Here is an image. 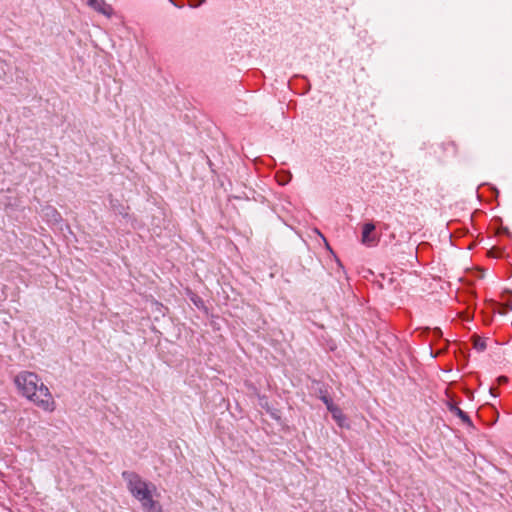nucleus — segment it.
I'll return each instance as SVG.
<instances>
[{
  "instance_id": "nucleus-1",
  "label": "nucleus",
  "mask_w": 512,
  "mask_h": 512,
  "mask_svg": "<svg viewBox=\"0 0 512 512\" xmlns=\"http://www.w3.org/2000/svg\"><path fill=\"white\" fill-rule=\"evenodd\" d=\"M14 382L21 394L39 408L47 412L54 411L55 402L52 394L37 374L22 371L15 377Z\"/></svg>"
},
{
  "instance_id": "nucleus-2",
  "label": "nucleus",
  "mask_w": 512,
  "mask_h": 512,
  "mask_svg": "<svg viewBox=\"0 0 512 512\" xmlns=\"http://www.w3.org/2000/svg\"><path fill=\"white\" fill-rule=\"evenodd\" d=\"M122 477L127 483V489L140 503L145 512H162L158 501L153 499L156 487L153 483L143 480L140 475L131 471L122 472Z\"/></svg>"
},
{
  "instance_id": "nucleus-3",
  "label": "nucleus",
  "mask_w": 512,
  "mask_h": 512,
  "mask_svg": "<svg viewBox=\"0 0 512 512\" xmlns=\"http://www.w3.org/2000/svg\"><path fill=\"white\" fill-rule=\"evenodd\" d=\"M375 225L372 222L365 223L362 227V234H361V243L365 245L366 247H375L378 242L379 238L377 237L375 233Z\"/></svg>"
},
{
  "instance_id": "nucleus-4",
  "label": "nucleus",
  "mask_w": 512,
  "mask_h": 512,
  "mask_svg": "<svg viewBox=\"0 0 512 512\" xmlns=\"http://www.w3.org/2000/svg\"><path fill=\"white\" fill-rule=\"evenodd\" d=\"M88 6L107 17L111 16L113 12L111 5L104 0H88Z\"/></svg>"
},
{
  "instance_id": "nucleus-5",
  "label": "nucleus",
  "mask_w": 512,
  "mask_h": 512,
  "mask_svg": "<svg viewBox=\"0 0 512 512\" xmlns=\"http://www.w3.org/2000/svg\"><path fill=\"white\" fill-rule=\"evenodd\" d=\"M43 214L47 221L53 224H58L62 221L61 214L52 206H46L43 209Z\"/></svg>"
},
{
  "instance_id": "nucleus-6",
  "label": "nucleus",
  "mask_w": 512,
  "mask_h": 512,
  "mask_svg": "<svg viewBox=\"0 0 512 512\" xmlns=\"http://www.w3.org/2000/svg\"><path fill=\"white\" fill-rule=\"evenodd\" d=\"M449 411L451 413H453L454 415H456L457 417H459L464 423H466L468 425H472V421H471L470 417L468 416V414L466 412H464L463 410H461L458 406H456L454 404H450Z\"/></svg>"
},
{
  "instance_id": "nucleus-7",
  "label": "nucleus",
  "mask_w": 512,
  "mask_h": 512,
  "mask_svg": "<svg viewBox=\"0 0 512 512\" xmlns=\"http://www.w3.org/2000/svg\"><path fill=\"white\" fill-rule=\"evenodd\" d=\"M329 412L332 414L333 419L337 422L339 426L343 427L345 425L346 417L339 407L336 406Z\"/></svg>"
},
{
  "instance_id": "nucleus-8",
  "label": "nucleus",
  "mask_w": 512,
  "mask_h": 512,
  "mask_svg": "<svg viewBox=\"0 0 512 512\" xmlns=\"http://www.w3.org/2000/svg\"><path fill=\"white\" fill-rule=\"evenodd\" d=\"M473 346L479 352L484 351L486 349V347H487L486 341L484 339L480 338V337H475L474 338Z\"/></svg>"
},
{
  "instance_id": "nucleus-9",
  "label": "nucleus",
  "mask_w": 512,
  "mask_h": 512,
  "mask_svg": "<svg viewBox=\"0 0 512 512\" xmlns=\"http://www.w3.org/2000/svg\"><path fill=\"white\" fill-rule=\"evenodd\" d=\"M321 400L324 402V404L326 405L328 411H331V409L335 408L336 405H334L332 399L330 397H328L327 395H323L321 396Z\"/></svg>"
},
{
  "instance_id": "nucleus-10",
  "label": "nucleus",
  "mask_w": 512,
  "mask_h": 512,
  "mask_svg": "<svg viewBox=\"0 0 512 512\" xmlns=\"http://www.w3.org/2000/svg\"><path fill=\"white\" fill-rule=\"evenodd\" d=\"M113 209L115 212L119 213L123 217H128L127 208L124 207L123 205L119 204L117 207L116 205H113Z\"/></svg>"
},
{
  "instance_id": "nucleus-11",
  "label": "nucleus",
  "mask_w": 512,
  "mask_h": 512,
  "mask_svg": "<svg viewBox=\"0 0 512 512\" xmlns=\"http://www.w3.org/2000/svg\"><path fill=\"white\" fill-rule=\"evenodd\" d=\"M292 178V175L290 173H285L283 176L278 177V182L281 185L287 184Z\"/></svg>"
},
{
  "instance_id": "nucleus-12",
  "label": "nucleus",
  "mask_w": 512,
  "mask_h": 512,
  "mask_svg": "<svg viewBox=\"0 0 512 512\" xmlns=\"http://www.w3.org/2000/svg\"><path fill=\"white\" fill-rule=\"evenodd\" d=\"M189 6L196 8L205 2V0H188Z\"/></svg>"
},
{
  "instance_id": "nucleus-13",
  "label": "nucleus",
  "mask_w": 512,
  "mask_h": 512,
  "mask_svg": "<svg viewBox=\"0 0 512 512\" xmlns=\"http://www.w3.org/2000/svg\"><path fill=\"white\" fill-rule=\"evenodd\" d=\"M432 333H433V335H434L435 337H441V336H442V331H441V329H440V328H434V329L432 330Z\"/></svg>"
},
{
  "instance_id": "nucleus-14",
  "label": "nucleus",
  "mask_w": 512,
  "mask_h": 512,
  "mask_svg": "<svg viewBox=\"0 0 512 512\" xmlns=\"http://www.w3.org/2000/svg\"><path fill=\"white\" fill-rule=\"evenodd\" d=\"M499 380H500L501 382H504V381H506V378H505V377H501Z\"/></svg>"
}]
</instances>
